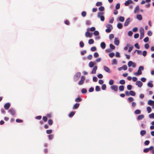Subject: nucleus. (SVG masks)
<instances>
[{"mask_svg": "<svg viewBox=\"0 0 154 154\" xmlns=\"http://www.w3.org/2000/svg\"><path fill=\"white\" fill-rule=\"evenodd\" d=\"M106 27L107 29H106V32L107 33L110 32L113 29L112 25L110 24H107Z\"/></svg>", "mask_w": 154, "mask_h": 154, "instance_id": "1", "label": "nucleus"}, {"mask_svg": "<svg viewBox=\"0 0 154 154\" xmlns=\"http://www.w3.org/2000/svg\"><path fill=\"white\" fill-rule=\"evenodd\" d=\"M140 38L141 39L143 38L144 35V31L143 28L140 27Z\"/></svg>", "mask_w": 154, "mask_h": 154, "instance_id": "2", "label": "nucleus"}, {"mask_svg": "<svg viewBox=\"0 0 154 154\" xmlns=\"http://www.w3.org/2000/svg\"><path fill=\"white\" fill-rule=\"evenodd\" d=\"M81 76V73L80 72H77L75 75L74 80L75 81H77L80 78Z\"/></svg>", "mask_w": 154, "mask_h": 154, "instance_id": "3", "label": "nucleus"}, {"mask_svg": "<svg viewBox=\"0 0 154 154\" xmlns=\"http://www.w3.org/2000/svg\"><path fill=\"white\" fill-rule=\"evenodd\" d=\"M103 13L102 12H99L98 14V17L100 18V20L102 21H103L104 20V17L103 15Z\"/></svg>", "mask_w": 154, "mask_h": 154, "instance_id": "4", "label": "nucleus"}, {"mask_svg": "<svg viewBox=\"0 0 154 154\" xmlns=\"http://www.w3.org/2000/svg\"><path fill=\"white\" fill-rule=\"evenodd\" d=\"M85 80V77L84 76H82L81 78L80 81L78 83V84L79 85H82L84 84V82Z\"/></svg>", "mask_w": 154, "mask_h": 154, "instance_id": "5", "label": "nucleus"}, {"mask_svg": "<svg viewBox=\"0 0 154 154\" xmlns=\"http://www.w3.org/2000/svg\"><path fill=\"white\" fill-rule=\"evenodd\" d=\"M110 88L112 90L116 92L118 90V87L116 85H113L111 86Z\"/></svg>", "mask_w": 154, "mask_h": 154, "instance_id": "6", "label": "nucleus"}, {"mask_svg": "<svg viewBox=\"0 0 154 154\" xmlns=\"http://www.w3.org/2000/svg\"><path fill=\"white\" fill-rule=\"evenodd\" d=\"M8 112H9L12 115H14L15 114V110L13 108H11L8 110Z\"/></svg>", "mask_w": 154, "mask_h": 154, "instance_id": "7", "label": "nucleus"}, {"mask_svg": "<svg viewBox=\"0 0 154 154\" xmlns=\"http://www.w3.org/2000/svg\"><path fill=\"white\" fill-rule=\"evenodd\" d=\"M136 85H137L139 87H141L143 85V83L140 81H137L136 83Z\"/></svg>", "mask_w": 154, "mask_h": 154, "instance_id": "8", "label": "nucleus"}, {"mask_svg": "<svg viewBox=\"0 0 154 154\" xmlns=\"http://www.w3.org/2000/svg\"><path fill=\"white\" fill-rule=\"evenodd\" d=\"M103 69L106 72L109 73H110L111 72V71L110 69L107 66H103Z\"/></svg>", "mask_w": 154, "mask_h": 154, "instance_id": "9", "label": "nucleus"}, {"mask_svg": "<svg viewBox=\"0 0 154 154\" xmlns=\"http://www.w3.org/2000/svg\"><path fill=\"white\" fill-rule=\"evenodd\" d=\"M10 105L11 104L10 103H6L5 104L4 106L5 109L6 110L8 109L10 106Z\"/></svg>", "mask_w": 154, "mask_h": 154, "instance_id": "10", "label": "nucleus"}, {"mask_svg": "<svg viewBox=\"0 0 154 154\" xmlns=\"http://www.w3.org/2000/svg\"><path fill=\"white\" fill-rule=\"evenodd\" d=\"M114 42L115 44L116 45H118L119 43V41L117 38H115L114 39Z\"/></svg>", "mask_w": 154, "mask_h": 154, "instance_id": "11", "label": "nucleus"}, {"mask_svg": "<svg viewBox=\"0 0 154 154\" xmlns=\"http://www.w3.org/2000/svg\"><path fill=\"white\" fill-rule=\"evenodd\" d=\"M97 66H95L93 68V69L91 71L92 74H95L96 73V71L97 70Z\"/></svg>", "mask_w": 154, "mask_h": 154, "instance_id": "12", "label": "nucleus"}, {"mask_svg": "<svg viewBox=\"0 0 154 154\" xmlns=\"http://www.w3.org/2000/svg\"><path fill=\"white\" fill-rule=\"evenodd\" d=\"M132 2L131 0H127L125 3V5L126 6H128L129 4L132 3Z\"/></svg>", "mask_w": 154, "mask_h": 154, "instance_id": "13", "label": "nucleus"}, {"mask_svg": "<svg viewBox=\"0 0 154 154\" xmlns=\"http://www.w3.org/2000/svg\"><path fill=\"white\" fill-rule=\"evenodd\" d=\"M85 35L86 37H89L90 38L92 36V35L90 33V32H87L85 33Z\"/></svg>", "mask_w": 154, "mask_h": 154, "instance_id": "14", "label": "nucleus"}, {"mask_svg": "<svg viewBox=\"0 0 154 154\" xmlns=\"http://www.w3.org/2000/svg\"><path fill=\"white\" fill-rule=\"evenodd\" d=\"M130 18H128L126 20V21L125 22V23H124V26H128V24H129V23L130 21Z\"/></svg>", "mask_w": 154, "mask_h": 154, "instance_id": "15", "label": "nucleus"}, {"mask_svg": "<svg viewBox=\"0 0 154 154\" xmlns=\"http://www.w3.org/2000/svg\"><path fill=\"white\" fill-rule=\"evenodd\" d=\"M79 106V103H76L74 104L73 107V109H77Z\"/></svg>", "mask_w": 154, "mask_h": 154, "instance_id": "16", "label": "nucleus"}, {"mask_svg": "<svg viewBox=\"0 0 154 154\" xmlns=\"http://www.w3.org/2000/svg\"><path fill=\"white\" fill-rule=\"evenodd\" d=\"M141 74L142 72L141 71H140V69H138L137 72L134 73V75L136 76L140 75Z\"/></svg>", "mask_w": 154, "mask_h": 154, "instance_id": "17", "label": "nucleus"}, {"mask_svg": "<svg viewBox=\"0 0 154 154\" xmlns=\"http://www.w3.org/2000/svg\"><path fill=\"white\" fill-rule=\"evenodd\" d=\"M144 117V116L143 115H140L137 117V119L138 120H141Z\"/></svg>", "mask_w": 154, "mask_h": 154, "instance_id": "18", "label": "nucleus"}, {"mask_svg": "<svg viewBox=\"0 0 154 154\" xmlns=\"http://www.w3.org/2000/svg\"><path fill=\"white\" fill-rule=\"evenodd\" d=\"M139 7L138 5H137L136 6V8H135L134 10V12L135 13H138L139 11Z\"/></svg>", "mask_w": 154, "mask_h": 154, "instance_id": "19", "label": "nucleus"}, {"mask_svg": "<svg viewBox=\"0 0 154 154\" xmlns=\"http://www.w3.org/2000/svg\"><path fill=\"white\" fill-rule=\"evenodd\" d=\"M100 46L102 49H104L106 47V44L104 42H102L100 44Z\"/></svg>", "mask_w": 154, "mask_h": 154, "instance_id": "20", "label": "nucleus"}, {"mask_svg": "<svg viewBox=\"0 0 154 154\" xmlns=\"http://www.w3.org/2000/svg\"><path fill=\"white\" fill-rule=\"evenodd\" d=\"M118 28L119 29H121L122 28L123 26L121 23H118L117 25Z\"/></svg>", "mask_w": 154, "mask_h": 154, "instance_id": "21", "label": "nucleus"}, {"mask_svg": "<svg viewBox=\"0 0 154 154\" xmlns=\"http://www.w3.org/2000/svg\"><path fill=\"white\" fill-rule=\"evenodd\" d=\"M137 18L139 20H141L142 19V17L140 14H137Z\"/></svg>", "mask_w": 154, "mask_h": 154, "instance_id": "22", "label": "nucleus"}, {"mask_svg": "<svg viewBox=\"0 0 154 154\" xmlns=\"http://www.w3.org/2000/svg\"><path fill=\"white\" fill-rule=\"evenodd\" d=\"M75 112L73 111L71 112L69 114V116L70 117H72L75 114Z\"/></svg>", "mask_w": 154, "mask_h": 154, "instance_id": "23", "label": "nucleus"}, {"mask_svg": "<svg viewBox=\"0 0 154 154\" xmlns=\"http://www.w3.org/2000/svg\"><path fill=\"white\" fill-rule=\"evenodd\" d=\"M146 134V131L145 130H142L140 132V135L142 136H144Z\"/></svg>", "mask_w": 154, "mask_h": 154, "instance_id": "24", "label": "nucleus"}, {"mask_svg": "<svg viewBox=\"0 0 154 154\" xmlns=\"http://www.w3.org/2000/svg\"><path fill=\"white\" fill-rule=\"evenodd\" d=\"M148 104L149 105H152L154 104V101L149 100L148 101Z\"/></svg>", "mask_w": 154, "mask_h": 154, "instance_id": "25", "label": "nucleus"}, {"mask_svg": "<svg viewBox=\"0 0 154 154\" xmlns=\"http://www.w3.org/2000/svg\"><path fill=\"white\" fill-rule=\"evenodd\" d=\"M130 95H131L132 96H134L135 95L136 93H135L133 91H131L129 92Z\"/></svg>", "mask_w": 154, "mask_h": 154, "instance_id": "26", "label": "nucleus"}, {"mask_svg": "<svg viewBox=\"0 0 154 154\" xmlns=\"http://www.w3.org/2000/svg\"><path fill=\"white\" fill-rule=\"evenodd\" d=\"M89 65L90 67L91 68L94 67V63L93 62L91 61L89 63Z\"/></svg>", "mask_w": 154, "mask_h": 154, "instance_id": "27", "label": "nucleus"}, {"mask_svg": "<svg viewBox=\"0 0 154 154\" xmlns=\"http://www.w3.org/2000/svg\"><path fill=\"white\" fill-rule=\"evenodd\" d=\"M141 113V111L139 109H137L135 110L134 111V113L135 114H140Z\"/></svg>", "mask_w": 154, "mask_h": 154, "instance_id": "28", "label": "nucleus"}, {"mask_svg": "<svg viewBox=\"0 0 154 154\" xmlns=\"http://www.w3.org/2000/svg\"><path fill=\"white\" fill-rule=\"evenodd\" d=\"M94 40L93 39H90L88 41V44H92L94 43Z\"/></svg>", "mask_w": 154, "mask_h": 154, "instance_id": "29", "label": "nucleus"}, {"mask_svg": "<svg viewBox=\"0 0 154 154\" xmlns=\"http://www.w3.org/2000/svg\"><path fill=\"white\" fill-rule=\"evenodd\" d=\"M119 20L120 21L123 22L124 21L125 18L124 17L120 16L119 17Z\"/></svg>", "mask_w": 154, "mask_h": 154, "instance_id": "30", "label": "nucleus"}, {"mask_svg": "<svg viewBox=\"0 0 154 154\" xmlns=\"http://www.w3.org/2000/svg\"><path fill=\"white\" fill-rule=\"evenodd\" d=\"M124 87L123 85H120L119 86V89L120 91H122L124 90Z\"/></svg>", "mask_w": 154, "mask_h": 154, "instance_id": "31", "label": "nucleus"}, {"mask_svg": "<svg viewBox=\"0 0 154 154\" xmlns=\"http://www.w3.org/2000/svg\"><path fill=\"white\" fill-rule=\"evenodd\" d=\"M146 109L148 113H150L152 110L151 108L149 106H148L146 108Z\"/></svg>", "mask_w": 154, "mask_h": 154, "instance_id": "32", "label": "nucleus"}, {"mask_svg": "<svg viewBox=\"0 0 154 154\" xmlns=\"http://www.w3.org/2000/svg\"><path fill=\"white\" fill-rule=\"evenodd\" d=\"M133 62L132 61H130L128 63V66L129 67H131L133 64Z\"/></svg>", "mask_w": 154, "mask_h": 154, "instance_id": "33", "label": "nucleus"}, {"mask_svg": "<svg viewBox=\"0 0 154 154\" xmlns=\"http://www.w3.org/2000/svg\"><path fill=\"white\" fill-rule=\"evenodd\" d=\"M75 101L77 102H79L81 101L82 99L80 97H78L76 98L75 100Z\"/></svg>", "mask_w": 154, "mask_h": 154, "instance_id": "34", "label": "nucleus"}, {"mask_svg": "<svg viewBox=\"0 0 154 154\" xmlns=\"http://www.w3.org/2000/svg\"><path fill=\"white\" fill-rule=\"evenodd\" d=\"M48 123L49 125H51L53 124V121L51 119H50L48 120Z\"/></svg>", "mask_w": 154, "mask_h": 154, "instance_id": "35", "label": "nucleus"}, {"mask_svg": "<svg viewBox=\"0 0 154 154\" xmlns=\"http://www.w3.org/2000/svg\"><path fill=\"white\" fill-rule=\"evenodd\" d=\"M100 89L99 86H97L95 87V90L97 91H100Z\"/></svg>", "mask_w": 154, "mask_h": 154, "instance_id": "36", "label": "nucleus"}, {"mask_svg": "<svg viewBox=\"0 0 154 154\" xmlns=\"http://www.w3.org/2000/svg\"><path fill=\"white\" fill-rule=\"evenodd\" d=\"M128 101L130 102H132L134 100V98L132 97H129L128 98Z\"/></svg>", "mask_w": 154, "mask_h": 154, "instance_id": "37", "label": "nucleus"}, {"mask_svg": "<svg viewBox=\"0 0 154 154\" xmlns=\"http://www.w3.org/2000/svg\"><path fill=\"white\" fill-rule=\"evenodd\" d=\"M104 10V8L103 7L101 6L99 8V10L100 11H103Z\"/></svg>", "mask_w": 154, "mask_h": 154, "instance_id": "38", "label": "nucleus"}, {"mask_svg": "<svg viewBox=\"0 0 154 154\" xmlns=\"http://www.w3.org/2000/svg\"><path fill=\"white\" fill-rule=\"evenodd\" d=\"M81 14L83 17H85L86 15V12L85 11H83L82 12Z\"/></svg>", "mask_w": 154, "mask_h": 154, "instance_id": "39", "label": "nucleus"}, {"mask_svg": "<svg viewBox=\"0 0 154 154\" xmlns=\"http://www.w3.org/2000/svg\"><path fill=\"white\" fill-rule=\"evenodd\" d=\"M119 83L121 84L124 85L125 83V82L124 80L122 79L120 81Z\"/></svg>", "mask_w": 154, "mask_h": 154, "instance_id": "40", "label": "nucleus"}, {"mask_svg": "<svg viewBox=\"0 0 154 154\" xmlns=\"http://www.w3.org/2000/svg\"><path fill=\"white\" fill-rule=\"evenodd\" d=\"M102 4V3L101 2H97L96 3V5L97 6H101Z\"/></svg>", "mask_w": 154, "mask_h": 154, "instance_id": "41", "label": "nucleus"}, {"mask_svg": "<svg viewBox=\"0 0 154 154\" xmlns=\"http://www.w3.org/2000/svg\"><path fill=\"white\" fill-rule=\"evenodd\" d=\"M112 64H117V61L116 59H113L112 60Z\"/></svg>", "mask_w": 154, "mask_h": 154, "instance_id": "42", "label": "nucleus"}, {"mask_svg": "<svg viewBox=\"0 0 154 154\" xmlns=\"http://www.w3.org/2000/svg\"><path fill=\"white\" fill-rule=\"evenodd\" d=\"M109 84L110 85H112L114 83V81L112 79H111L109 81Z\"/></svg>", "mask_w": 154, "mask_h": 154, "instance_id": "43", "label": "nucleus"}, {"mask_svg": "<svg viewBox=\"0 0 154 154\" xmlns=\"http://www.w3.org/2000/svg\"><path fill=\"white\" fill-rule=\"evenodd\" d=\"M106 87L105 84L103 85L101 87L102 89L103 90H105L106 88Z\"/></svg>", "mask_w": 154, "mask_h": 154, "instance_id": "44", "label": "nucleus"}, {"mask_svg": "<svg viewBox=\"0 0 154 154\" xmlns=\"http://www.w3.org/2000/svg\"><path fill=\"white\" fill-rule=\"evenodd\" d=\"M147 85L148 86L151 88H152L153 87V84L150 82H149L148 83Z\"/></svg>", "mask_w": 154, "mask_h": 154, "instance_id": "45", "label": "nucleus"}, {"mask_svg": "<svg viewBox=\"0 0 154 154\" xmlns=\"http://www.w3.org/2000/svg\"><path fill=\"white\" fill-rule=\"evenodd\" d=\"M135 47L137 49H139L140 48V47L138 43H137L134 45Z\"/></svg>", "mask_w": 154, "mask_h": 154, "instance_id": "46", "label": "nucleus"}, {"mask_svg": "<svg viewBox=\"0 0 154 154\" xmlns=\"http://www.w3.org/2000/svg\"><path fill=\"white\" fill-rule=\"evenodd\" d=\"M122 68L123 70H125L127 69V67L126 65H125L122 66Z\"/></svg>", "mask_w": 154, "mask_h": 154, "instance_id": "47", "label": "nucleus"}, {"mask_svg": "<svg viewBox=\"0 0 154 154\" xmlns=\"http://www.w3.org/2000/svg\"><path fill=\"white\" fill-rule=\"evenodd\" d=\"M52 132V130H48L46 131V133L48 134H51Z\"/></svg>", "mask_w": 154, "mask_h": 154, "instance_id": "48", "label": "nucleus"}, {"mask_svg": "<svg viewBox=\"0 0 154 154\" xmlns=\"http://www.w3.org/2000/svg\"><path fill=\"white\" fill-rule=\"evenodd\" d=\"M94 34L96 36L98 35H99V32L97 31H95L94 32Z\"/></svg>", "mask_w": 154, "mask_h": 154, "instance_id": "49", "label": "nucleus"}, {"mask_svg": "<svg viewBox=\"0 0 154 154\" xmlns=\"http://www.w3.org/2000/svg\"><path fill=\"white\" fill-rule=\"evenodd\" d=\"M87 90L85 88H83L81 90L83 94L86 93L87 92Z\"/></svg>", "mask_w": 154, "mask_h": 154, "instance_id": "50", "label": "nucleus"}, {"mask_svg": "<svg viewBox=\"0 0 154 154\" xmlns=\"http://www.w3.org/2000/svg\"><path fill=\"white\" fill-rule=\"evenodd\" d=\"M96 50V48L95 47H93L91 48V50L92 51H94Z\"/></svg>", "mask_w": 154, "mask_h": 154, "instance_id": "51", "label": "nucleus"}, {"mask_svg": "<svg viewBox=\"0 0 154 154\" xmlns=\"http://www.w3.org/2000/svg\"><path fill=\"white\" fill-rule=\"evenodd\" d=\"M110 47L112 49H114L115 48V46L112 44H110L109 45Z\"/></svg>", "mask_w": 154, "mask_h": 154, "instance_id": "52", "label": "nucleus"}, {"mask_svg": "<svg viewBox=\"0 0 154 154\" xmlns=\"http://www.w3.org/2000/svg\"><path fill=\"white\" fill-rule=\"evenodd\" d=\"M149 38L148 37H146L143 39L144 41L145 42H147L149 41Z\"/></svg>", "mask_w": 154, "mask_h": 154, "instance_id": "53", "label": "nucleus"}, {"mask_svg": "<svg viewBox=\"0 0 154 154\" xmlns=\"http://www.w3.org/2000/svg\"><path fill=\"white\" fill-rule=\"evenodd\" d=\"M115 55V54L113 52L111 53H110L109 54V56L110 57H113Z\"/></svg>", "mask_w": 154, "mask_h": 154, "instance_id": "54", "label": "nucleus"}, {"mask_svg": "<svg viewBox=\"0 0 154 154\" xmlns=\"http://www.w3.org/2000/svg\"><path fill=\"white\" fill-rule=\"evenodd\" d=\"M120 8V5L119 3H117L116 6V9H119Z\"/></svg>", "mask_w": 154, "mask_h": 154, "instance_id": "55", "label": "nucleus"}, {"mask_svg": "<svg viewBox=\"0 0 154 154\" xmlns=\"http://www.w3.org/2000/svg\"><path fill=\"white\" fill-rule=\"evenodd\" d=\"M135 51H137V54L139 55H141L142 54V51L140 50H135Z\"/></svg>", "mask_w": 154, "mask_h": 154, "instance_id": "56", "label": "nucleus"}, {"mask_svg": "<svg viewBox=\"0 0 154 154\" xmlns=\"http://www.w3.org/2000/svg\"><path fill=\"white\" fill-rule=\"evenodd\" d=\"M79 44L80 47L81 48H83L84 46V43L82 41H81L80 42Z\"/></svg>", "mask_w": 154, "mask_h": 154, "instance_id": "57", "label": "nucleus"}, {"mask_svg": "<svg viewBox=\"0 0 154 154\" xmlns=\"http://www.w3.org/2000/svg\"><path fill=\"white\" fill-rule=\"evenodd\" d=\"M149 116L150 118H154V113H152L149 115Z\"/></svg>", "mask_w": 154, "mask_h": 154, "instance_id": "58", "label": "nucleus"}, {"mask_svg": "<svg viewBox=\"0 0 154 154\" xmlns=\"http://www.w3.org/2000/svg\"><path fill=\"white\" fill-rule=\"evenodd\" d=\"M147 35L149 36H151L152 35V32L150 30L148 31L147 32Z\"/></svg>", "mask_w": 154, "mask_h": 154, "instance_id": "59", "label": "nucleus"}, {"mask_svg": "<svg viewBox=\"0 0 154 154\" xmlns=\"http://www.w3.org/2000/svg\"><path fill=\"white\" fill-rule=\"evenodd\" d=\"M42 119L45 122H46L47 121L48 118L46 116H43Z\"/></svg>", "mask_w": 154, "mask_h": 154, "instance_id": "60", "label": "nucleus"}, {"mask_svg": "<svg viewBox=\"0 0 154 154\" xmlns=\"http://www.w3.org/2000/svg\"><path fill=\"white\" fill-rule=\"evenodd\" d=\"M94 56L95 57L97 58L98 57L99 54L95 52L94 54Z\"/></svg>", "mask_w": 154, "mask_h": 154, "instance_id": "61", "label": "nucleus"}, {"mask_svg": "<svg viewBox=\"0 0 154 154\" xmlns=\"http://www.w3.org/2000/svg\"><path fill=\"white\" fill-rule=\"evenodd\" d=\"M132 85H128L127 86V89L129 90L131 89Z\"/></svg>", "mask_w": 154, "mask_h": 154, "instance_id": "62", "label": "nucleus"}, {"mask_svg": "<svg viewBox=\"0 0 154 154\" xmlns=\"http://www.w3.org/2000/svg\"><path fill=\"white\" fill-rule=\"evenodd\" d=\"M149 141L148 140H146L145 141L144 144L145 145H148L149 143Z\"/></svg>", "mask_w": 154, "mask_h": 154, "instance_id": "63", "label": "nucleus"}, {"mask_svg": "<svg viewBox=\"0 0 154 154\" xmlns=\"http://www.w3.org/2000/svg\"><path fill=\"white\" fill-rule=\"evenodd\" d=\"M114 38V35L113 34H110L109 35V38L110 39H111Z\"/></svg>", "mask_w": 154, "mask_h": 154, "instance_id": "64", "label": "nucleus"}]
</instances>
